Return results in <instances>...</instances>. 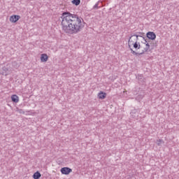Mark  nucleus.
Returning <instances> with one entry per match:
<instances>
[{
  "instance_id": "f257e3e1",
  "label": "nucleus",
  "mask_w": 179,
  "mask_h": 179,
  "mask_svg": "<svg viewBox=\"0 0 179 179\" xmlns=\"http://www.w3.org/2000/svg\"><path fill=\"white\" fill-rule=\"evenodd\" d=\"M62 30L67 34H78L85 27L83 18L70 12H64L62 15Z\"/></svg>"
},
{
  "instance_id": "f03ea898",
  "label": "nucleus",
  "mask_w": 179,
  "mask_h": 179,
  "mask_svg": "<svg viewBox=\"0 0 179 179\" xmlns=\"http://www.w3.org/2000/svg\"><path fill=\"white\" fill-rule=\"evenodd\" d=\"M143 40L142 43L145 45V48H144V50L140 53L135 52L132 48H131V45H129L131 53L133 54V55H143L145 52H148V51H150V44H152V41H150L148 38L145 39V38H143Z\"/></svg>"
},
{
  "instance_id": "7ed1b4c3",
  "label": "nucleus",
  "mask_w": 179,
  "mask_h": 179,
  "mask_svg": "<svg viewBox=\"0 0 179 179\" xmlns=\"http://www.w3.org/2000/svg\"><path fill=\"white\" fill-rule=\"evenodd\" d=\"M62 174H64L65 176H68L70 173H72V169L69 167H63L60 170Z\"/></svg>"
},
{
  "instance_id": "20e7f679",
  "label": "nucleus",
  "mask_w": 179,
  "mask_h": 179,
  "mask_svg": "<svg viewBox=\"0 0 179 179\" xmlns=\"http://www.w3.org/2000/svg\"><path fill=\"white\" fill-rule=\"evenodd\" d=\"M147 38L150 40H156V34L155 32L149 31L147 33Z\"/></svg>"
},
{
  "instance_id": "39448f33",
  "label": "nucleus",
  "mask_w": 179,
  "mask_h": 179,
  "mask_svg": "<svg viewBox=\"0 0 179 179\" xmlns=\"http://www.w3.org/2000/svg\"><path fill=\"white\" fill-rule=\"evenodd\" d=\"M19 19H20V15H11L10 17V22L12 23H16Z\"/></svg>"
},
{
  "instance_id": "423d86ee",
  "label": "nucleus",
  "mask_w": 179,
  "mask_h": 179,
  "mask_svg": "<svg viewBox=\"0 0 179 179\" xmlns=\"http://www.w3.org/2000/svg\"><path fill=\"white\" fill-rule=\"evenodd\" d=\"M41 62H47L48 61V55L47 54H42L41 55Z\"/></svg>"
},
{
  "instance_id": "0eeeda50",
  "label": "nucleus",
  "mask_w": 179,
  "mask_h": 179,
  "mask_svg": "<svg viewBox=\"0 0 179 179\" xmlns=\"http://www.w3.org/2000/svg\"><path fill=\"white\" fill-rule=\"evenodd\" d=\"M106 96H107V94H106V92H100L98 94L99 99H101V100H103V99H106Z\"/></svg>"
},
{
  "instance_id": "6e6552de",
  "label": "nucleus",
  "mask_w": 179,
  "mask_h": 179,
  "mask_svg": "<svg viewBox=\"0 0 179 179\" xmlns=\"http://www.w3.org/2000/svg\"><path fill=\"white\" fill-rule=\"evenodd\" d=\"M10 71H9V69H8V67H3V75H4L5 76H8V75H9Z\"/></svg>"
},
{
  "instance_id": "1a4fd4ad",
  "label": "nucleus",
  "mask_w": 179,
  "mask_h": 179,
  "mask_svg": "<svg viewBox=\"0 0 179 179\" xmlns=\"http://www.w3.org/2000/svg\"><path fill=\"white\" fill-rule=\"evenodd\" d=\"M11 99L13 103H19V96H17L16 94L13 95L11 96Z\"/></svg>"
},
{
  "instance_id": "9d476101",
  "label": "nucleus",
  "mask_w": 179,
  "mask_h": 179,
  "mask_svg": "<svg viewBox=\"0 0 179 179\" xmlns=\"http://www.w3.org/2000/svg\"><path fill=\"white\" fill-rule=\"evenodd\" d=\"M40 177H41V173H40V172H38V171H36L33 175V178L34 179H39Z\"/></svg>"
},
{
  "instance_id": "9b49d317",
  "label": "nucleus",
  "mask_w": 179,
  "mask_h": 179,
  "mask_svg": "<svg viewBox=\"0 0 179 179\" xmlns=\"http://www.w3.org/2000/svg\"><path fill=\"white\" fill-rule=\"evenodd\" d=\"M134 48L135 50H140L141 49V43H138V41H136L134 44Z\"/></svg>"
},
{
  "instance_id": "f8f14e48",
  "label": "nucleus",
  "mask_w": 179,
  "mask_h": 179,
  "mask_svg": "<svg viewBox=\"0 0 179 179\" xmlns=\"http://www.w3.org/2000/svg\"><path fill=\"white\" fill-rule=\"evenodd\" d=\"M71 2L72 4L76 5V6L80 5V0H73Z\"/></svg>"
},
{
  "instance_id": "ddd939ff",
  "label": "nucleus",
  "mask_w": 179,
  "mask_h": 179,
  "mask_svg": "<svg viewBox=\"0 0 179 179\" xmlns=\"http://www.w3.org/2000/svg\"><path fill=\"white\" fill-rule=\"evenodd\" d=\"M162 143H164V141H163V140L159 139V140L157 141V145L158 146H160L162 145Z\"/></svg>"
},
{
  "instance_id": "4468645a",
  "label": "nucleus",
  "mask_w": 179,
  "mask_h": 179,
  "mask_svg": "<svg viewBox=\"0 0 179 179\" xmlns=\"http://www.w3.org/2000/svg\"><path fill=\"white\" fill-rule=\"evenodd\" d=\"M99 3H100V1H98V2L93 6V9H100V6H99Z\"/></svg>"
},
{
  "instance_id": "2eb2a0df",
  "label": "nucleus",
  "mask_w": 179,
  "mask_h": 179,
  "mask_svg": "<svg viewBox=\"0 0 179 179\" xmlns=\"http://www.w3.org/2000/svg\"><path fill=\"white\" fill-rule=\"evenodd\" d=\"M136 37V41H138V38L139 37V35H136V34H134L133 36H131L130 38H129V43H131L132 41H131V38H132V37Z\"/></svg>"
},
{
  "instance_id": "dca6fc26",
  "label": "nucleus",
  "mask_w": 179,
  "mask_h": 179,
  "mask_svg": "<svg viewBox=\"0 0 179 179\" xmlns=\"http://www.w3.org/2000/svg\"><path fill=\"white\" fill-rule=\"evenodd\" d=\"M17 113H19V114H25V112L23 109H17Z\"/></svg>"
}]
</instances>
